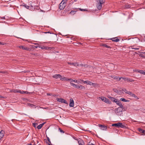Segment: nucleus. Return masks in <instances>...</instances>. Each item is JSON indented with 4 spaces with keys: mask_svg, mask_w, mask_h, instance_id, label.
I'll return each instance as SVG.
<instances>
[{
    "mask_svg": "<svg viewBox=\"0 0 145 145\" xmlns=\"http://www.w3.org/2000/svg\"><path fill=\"white\" fill-rule=\"evenodd\" d=\"M112 126H115L118 128H127V127L125 125L124 123H121V122H118L117 123H114L112 124Z\"/></svg>",
    "mask_w": 145,
    "mask_h": 145,
    "instance_id": "1",
    "label": "nucleus"
},
{
    "mask_svg": "<svg viewBox=\"0 0 145 145\" xmlns=\"http://www.w3.org/2000/svg\"><path fill=\"white\" fill-rule=\"evenodd\" d=\"M97 7L99 10L102 8V5L105 3L104 0H96Z\"/></svg>",
    "mask_w": 145,
    "mask_h": 145,
    "instance_id": "2",
    "label": "nucleus"
},
{
    "mask_svg": "<svg viewBox=\"0 0 145 145\" xmlns=\"http://www.w3.org/2000/svg\"><path fill=\"white\" fill-rule=\"evenodd\" d=\"M123 110V108H118L115 110L114 112L117 115L121 116L122 114Z\"/></svg>",
    "mask_w": 145,
    "mask_h": 145,
    "instance_id": "3",
    "label": "nucleus"
},
{
    "mask_svg": "<svg viewBox=\"0 0 145 145\" xmlns=\"http://www.w3.org/2000/svg\"><path fill=\"white\" fill-rule=\"evenodd\" d=\"M99 99H101L102 101L105 102V103L110 104L111 103V101L109 99L104 97H99Z\"/></svg>",
    "mask_w": 145,
    "mask_h": 145,
    "instance_id": "4",
    "label": "nucleus"
},
{
    "mask_svg": "<svg viewBox=\"0 0 145 145\" xmlns=\"http://www.w3.org/2000/svg\"><path fill=\"white\" fill-rule=\"evenodd\" d=\"M57 101L59 102H61L62 103H64L68 105V103L64 99L62 98H57L56 99Z\"/></svg>",
    "mask_w": 145,
    "mask_h": 145,
    "instance_id": "5",
    "label": "nucleus"
},
{
    "mask_svg": "<svg viewBox=\"0 0 145 145\" xmlns=\"http://www.w3.org/2000/svg\"><path fill=\"white\" fill-rule=\"evenodd\" d=\"M32 3L31 2V3H30V4H29V10H31V11L34 10L35 8V7H39L38 6H35L34 5H33L32 4Z\"/></svg>",
    "mask_w": 145,
    "mask_h": 145,
    "instance_id": "6",
    "label": "nucleus"
},
{
    "mask_svg": "<svg viewBox=\"0 0 145 145\" xmlns=\"http://www.w3.org/2000/svg\"><path fill=\"white\" fill-rule=\"evenodd\" d=\"M64 2L63 1H62L59 5V8L60 10L63 9L65 7Z\"/></svg>",
    "mask_w": 145,
    "mask_h": 145,
    "instance_id": "7",
    "label": "nucleus"
},
{
    "mask_svg": "<svg viewBox=\"0 0 145 145\" xmlns=\"http://www.w3.org/2000/svg\"><path fill=\"white\" fill-rule=\"evenodd\" d=\"M121 79L124 80L125 81L132 82L134 81V80L133 79L130 78H128L123 77H121Z\"/></svg>",
    "mask_w": 145,
    "mask_h": 145,
    "instance_id": "8",
    "label": "nucleus"
},
{
    "mask_svg": "<svg viewBox=\"0 0 145 145\" xmlns=\"http://www.w3.org/2000/svg\"><path fill=\"white\" fill-rule=\"evenodd\" d=\"M70 103L69 105L70 107H73L74 106V103L72 98H71L70 100Z\"/></svg>",
    "mask_w": 145,
    "mask_h": 145,
    "instance_id": "9",
    "label": "nucleus"
},
{
    "mask_svg": "<svg viewBox=\"0 0 145 145\" xmlns=\"http://www.w3.org/2000/svg\"><path fill=\"white\" fill-rule=\"evenodd\" d=\"M127 94L130 95L132 97L135 98L136 99H139V98L136 95L130 91V92H128Z\"/></svg>",
    "mask_w": 145,
    "mask_h": 145,
    "instance_id": "10",
    "label": "nucleus"
},
{
    "mask_svg": "<svg viewBox=\"0 0 145 145\" xmlns=\"http://www.w3.org/2000/svg\"><path fill=\"white\" fill-rule=\"evenodd\" d=\"M69 65H73L74 66L77 67V66H79V64L77 62L71 63L68 62L67 63Z\"/></svg>",
    "mask_w": 145,
    "mask_h": 145,
    "instance_id": "11",
    "label": "nucleus"
},
{
    "mask_svg": "<svg viewBox=\"0 0 145 145\" xmlns=\"http://www.w3.org/2000/svg\"><path fill=\"white\" fill-rule=\"evenodd\" d=\"M116 104L120 106L119 108H124L123 106L122 105L121 102L118 100H117L116 102Z\"/></svg>",
    "mask_w": 145,
    "mask_h": 145,
    "instance_id": "12",
    "label": "nucleus"
},
{
    "mask_svg": "<svg viewBox=\"0 0 145 145\" xmlns=\"http://www.w3.org/2000/svg\"><path fill=\"white\" fill-rule=\"evenodd\" d=\"M19 48L20 49H22L23 50H29L30 48H29L25 47L24 46H19Z\"/></svg>",
    "mask_w": 145,
    "mask_h": 145,
    "instance_id": "13",
    "label": "nucleus"
},
{
    "mask_svg": "<svg viewBox=\"0 0 145 145\" xmlns=\"http://www.w3.org/2000/svg\"><path fill=\"white\" fill-rule=\"evenodd\" d=\"M99 127H101V129L103 130H105L107 129V127L104 125H99Z\"/></svg>",
    "mask_w": 145,
    "mask_h": 145,
    "instance_id": "14",
    "label": "nucleus"
},
{
    "mask_svg": "<svg viewBox=\"0 0 145 145\" xmlns=\"http://www.w3.org/2000/svg\"><path fill=\"white\" fill-rule=\"evenodd\" d=\"M5 134V131L2 130L0 132V140L3 137Z\"/></svg>",
    "mask_w": 145,
    "mask_h": 145,
    "instance_id": "15",
    "label": "nucleus"
},
{
    "mask_svg": "<svg viewBox=\"0 0 145 145\" xmlns=\"http://www.w3.org/2000/svg\"><path fill=\"white\" fill-rule=\"evenodd\" d=\"M80 81L84 84H86L87 85H89L91 84V82L89 80L84 81L83 80L80 79Z\"/></svg>",
    "mask_w": 145,
    "mask_h": 145,
    "instance_id": "16",
    "label": "nucleus"
},
{
    "mask_svg": "<svg viewBox=\"0 0 145 145\" xmlns=\"http://www.w3.org/2000/svg\"><path fill=\"white\" fill-rule=\"evenodd\" d=\"M77 89L80 90H85L86 89V88H85V87L83 86L82 85H78V87L77 88Z\"/></svg>",
    "mask_w": 145,
    "mask_h": 145,
    "instance_id": "17",
    "label": "nucleus"
},
{
    "mask_svg": "<svg viewBox=\"0 0 145 145\" xmlns=\"http://www.w3.org/2000/svg\"><path fill=\"white\" fill-rule=\"evenodd\" d=\"M61 75L60 74H56L53 76L52 77L53 78H55L56 79L58 78H60L61 77Z\"/></svg>",
    "mask_w": 145,
    "mask_h": 145,
    "instance_id": "18",
    "label": "nucleus"
},
{
    "mask_svg": "<svg viewBox=\"0 0 145 145\" xmlns=\"http://www.w3.org/2000/svg\"><path fill=\"white\" fill-rule=\"evenodd\" d=\"M110 39L112 41L115 42H118L120 40L117 37L112 38L111 39Z\"/></svg>",
    "mask_w": 145,
    "mask_h": 145,
    "instance_id": "19",
    "label": "nucleus"
},
{
    "mask_svg": "<svg viewBox=\"0 0 145 145\" xmlns=\"http://www.w3.org/2000/svg\"><path fill=\"white\" fill-rule=\"evenodd\" d=\"M78 142L79 145H84V142L81 139L78 140Z\"/></svg>",
    "mask_w": 145,
    "mask_h": 145,
    "instance_id": "20",
    "label": "nucleus"
},
{
    "mask_svg": "<svg viewBox=\"0 0 145 145\" xmlns=\"http://www.w3.org/2000/svg\"><path fill=\"white\" fill-rule=\"evenodd\" d=\"M20 6L24 7L25 8L27 9H29V6L27 5V4L24 3L22 5H20Z\"/></svg>",
    "mask_w": 145,
    "mask_h": 145,
    "instance_id": "21",
    "label": "nucleus"
},
{
    "mask_svg": "<svg viewBox=\"0 0 145 145\" xmlns=\"http://www.w3.org/2000/svg\"><path fill=\"white\" fill-rule=\"evenodd\" d=\"M45 123V122H44L40 125H39L37 127V128L38 129H40L41 128L43 125Z\"/></svg>",
    "mask_w": 145,
    "mask_h": 145,
    "instance_id": "22",
    "label": "nucleus"
},
{
    "mask_svg": "<svg viewBox=\"0 0 145 145\" xmlns=\"http://www.w3.org/2000/svg\"><path fill=\"white\" fill-rule=\"evenodd\" d=\"M70 84L73 87H74L76 88H77L78 87V84H74L72 82H70Z\"/></svg>",
    "mask_w": 145,
    "mask_h": 145,
    "instance_id": "23",
    "label": "nucleus"
},
{
    "mask_svg": "<svg viewBox=\"0 0 145 145\" xmlns=\"http://www.w3.org/2000/svg\"><path fill=\"white\" fill-rule=\"evenodd\" d=\"M70 84L73 87H74L76 88H77L78 87V84H74L72 82H70Z\"/></svg>",
    "mask_w": 145,
    "mask_h": 145,
    "instance_id": "24",
    "label": "nucleus"
},
{
    "mask_svg": "<svg viewBox=\"0 0 145 145\" xmlns=\"http://www.w3.org/2000/svg\"><path fill=\"white\" fill-rule=\"evenodd\" d=\"M110 99L112 101L115 103L118 100L117 99H116L115 98L113 97H110Z\"/></svg>",
    "mask_w": 145,
    "mask_h": 145,
    "instance_id": "25",
    "label": "nucleus"
},
{
    "mask_svg": "<svg viewBox=\"0 0 145 145\" xmlns=\"http://www.w3.org/2000/svg\"><path fill=\"white\" fill-rule=\"evenodd\" d=\"M138 130L140 133H142L145 135V130L140 128H138Z\"/></svg>",
    "mask_w": 145,
    "mask_h": 145,
    "instance_id": "26",
    "label": "nucleus"
},
{
    "mask_svg": "<svg viewBox=\"0 0 145 145\" xmlns=\"http://www.w3.org/2000/svg\"><path fill=\"white\" fill-rule=\"evenodd\" d=\"M112 77L114 78V79L116 80H117L118 81L120 80L121 79V78H120L119 77L117 76H113V77Z\"/></svg>",
    "mask_w": 145,
    "mask_h": 145,
    "instance_id": "27",
    "label": "nucleus"
},
{
    "mask_svg": "<svg viewBox=\"0 0 145 145\" xmlns=\"http://www.w3.org/2000/svg\"><path fill=\"white\" fill-rule=\"evenodd\" d=\"M101 45L105 47L108 48H111V47L110 46H108L106 44H101Z\"/></svg>",
    "mask_w": 145,
    "mask_h": 145,
    "instance_id": "28",
    "label": "nucleus"
},
{
    "mask_svg": "<svg viewBox=\"0 0 145 145\" xmlns=\"http://www.w3.org/2000/svg\"><path fill=\"white\" fill-rule=\"evenodd\" d=\"M10 91L11 92H14L15 93H18V92H20V90H18V89H13L11 90H10Z\"/></svg>",
    "mask_w": 145,
    "mask_h": 145,
    "instance_id": "29",
    "label": "nucleus"
},
{
    "mask_svg": "<svg viewBox=\"0 0 145 145\" xmlns=\"http://www.w3.org/2000/svg\"><path fill=\"white\" fill-rule=\"evenodd\" d=\"M134 46H131L130 47H129V48H131L132 49H134L136 50H138L139 49V48H134Z\"/></svg>",
    "mask_w": 145,
    "mask_h": 145,
    "instance_id": "30",
    "label": "nucleus"
},
{
    "mask_svg": "<svg viewBox=\"0 0 145 145\" xmlns=\"http://www.w3.org/2000/svg\"><path fill=\"white\" fill-rule=\"evenodd\" d=\"M120 100H121V101H122L123 102H128V101H129L127 100L124 98H121L120 99Z\"/></svg>",
    "mask_w": 145,
    "mask_h": 145,
    "instance_id": "31",
    "label": "nucleus"
},
{
    "mask_svg": "<svg viewBox=\"0 0 145 145\" xmlns=\"http://www.w3.org/2000/svg\"><path fill=\"white\" fill-rule=\"evenodd\" d=\"M122 91L124 92L126 94H127L128 92H130L129 91H127L126 89L125 88H123L122 89Z\"/></svg>",
    "mask_w": 145,
    "mask_h": 145,
    "instance_id": "32",
    "label": "nucleus"
},
{
    "mask_svg": "<svg viewBox=\"0 0 145 145\" xmlns=\"http://www.w3.org/2000/svg\"><path fill=\"white\" fill-rule=\"evenodd\" d=\"M18 93H21V94L28 93V92H27V91H21L20 90V92H18Z\"/></svg>",
    "mask_w": 145,
    "mask_h": 145,
    "instance_id": "33",
    "label": "nucleus"
},
{
    "mask_svg": "<svg viewBox=\"0 0 145 145\" xmlns=\"http://www.w3.org/2000/svg\"><path fill=\"white\" fill-rule=\"evenodd\" d=\"M30 107H33V106H35V105H34L33 104H30V103H27V104Z\"/></svg>",
    "mask_w": 145,
    "mask_h": 145,
    "instance_id": "34",
    "label": "nucleus"
},
{
    "mask_svg": "<svg viewBox=\"0 0 145 145\" xmlns=\"http://www.w3.org/2000/svg\"><path fill=\"white\" fill-rule=\"evenodd\" d=\"M125 7L127 8H129L131 7V6L127 4L125 5Z\"/></svg>",
    "mask_w": 145,
    "mask_h": 145,
    "instance_id": "35",
    "label": "nucleus"
},
{
    "mask_svg": "<svg viewBox=\"0 0 145 145\" xmlns=\"http://www.w3.org/2000/svg\"><path fill=\"white\" fill-rule=\"evenodd\" d=\"M41 48L43 49H45L46 50H47L48 49V47H46V46H42Z\"/></svg>",
    "mask_w": 145,
    "mask_h": 145,
    "instance_id": "36",
    "label": "nucleus"
},
{
    "mask_svg": "<svg viewBox=\"0 0 145 145\" xmlns=\"http://www.w3.org/2000/svg\"><path fill=\"white\" fill-rule=\"evenodd\" d=\"M58 130L61 133H64V132L60 128H59Z\"/></svg>",
    "mask_w": 145,
    "mask_h": 145,
    "instance_id": "37",
    "label": "nucleus"
},
{
    "mask_svg": "<svg viewBox=\"0 0 145 145\" xmlns=\"http://www.w3.org/2000/svg\"><path fill=\"white\" fill-rule=\"evenodd\" d=\"M66 77H64L63 78H60V80L62 81L65 80H66Z\"/></svg>",
    "mask_w": 145,
    "mask_h": 145,
    "instance_id": "38",
    "label": "nucleus"
},
{
    "mask_svg": "<svg viewBox=\"0 0 145 145\" xmlns=\"http://www.w3.org/2000/svg\"><path fill=\"white\" fill-rule=\"evenodd\" d=\"M76 12V11H75L74 10H72L70 12V14H75Z\"/></svg>",
    "mask_w": 145,
    "mask_h": 145,
    "instance_id": "39",
    "label": "nucleus"
},
{
    "mask_svg": "<svg viewBox=\"0 0 145 145\" xmlns=\"http://www.w3.org/2000/svg\"><path fill=\"white\" fill-rule=\"evenodd\" d=\"M143 71L142 70H139L138 71V72L140 74H143Z\"/></svg>",
    "mask_w": 145,
    "mask_h": 145,
    "instance_id": "40",
    "label": "nucleus"
},
{
    "mask_svg": "<svg viewBox=\"0 0 145 145\" xmlns=\"http://www.w3.org/2000/svg\"><path fill=\"white\" fill-rule=\"evenodd\" d=\"M47 140H48V142L49 143L48 144L49 145H50V143H51V142H50V139L48 137H47Z\"/></svg>",
    "mask_w": 145,
    "mask_h": 145,
    "instance_id": "41",
    "label": "nucleus"
},
{
    "mask_svg": "<svg viewBox=\"0 0 145 145\" xmlns=\"http://www.w3.org/2000/svg\"><path fill=\"white\" fill-rule=\"evenodd\" d=\"M113 90L114 92L116 93H118V91L117 89H113Z\"/></svg>",
    "mask_w": 145,
    "mask_h": 145,
    "instance_id": "42",
    "label": "nucleus"
},
{
    "mask_svg": "<svg viewBox=\"0 0 145 145\" xmlns=\"http://www.w3.org/2000/svg\"><path fill=\"white\" fill-rule=\"evenodd\" d=\"M33 126L35 127H36V126L37 125V123H33Z\"/></svg>",
    "mask_w": 145,
    "mask_h": 145,
    "instance_id": "43",
    "label": "nucleus"
},
{
    "mask_svg": "<svg viewBox=\"0 0 145 145\" xmlns=\"http://www.w3.org/2000/svg\"><path fill=\"white\" fill-rule=\"evenodd\" d=\"M73 82L75 83H79V81L76 80H73Z\"/></svg>",
    "mask_w": 145,
    "mask_h": 145,
    "instance_id": "44",
    "label": "nucleus"
},
{
    "mask_svg": "<svg viewBox=\"0 0 145 145\" xmlns=\"http://www.w3.org/2000/svg\"><path fill=\"white\" fill-rule=\"evenodd\" d=\"M69 81H70V82H73V80L71 78H70Z\"/></svg>",
    "mask_w": 145,
    "mask_h": 145,
    "instance_id": "45",
    "label": "nucleus"
},
{
    "mask_svg": "<svg viewBox=\"0 0 145 145\" xmlns=\"http://www.w3.org/2000/svg\"><path fill=\"white\" fill-rule=\"evenodd\" d=\"M95 84H95V83H93L91 82V84H89V85H92L93 86L94 85H95Z\"/></svg>",
    "mask_w": 145,
    "mask_h": 145,
    "instance_id": "46",
    "label": "nucleus"
},
{
    "mask_svg": "<svg viewBox=\"0 0 145 145\" xmlns=\"http://www.w3.org/2000/svg\"><path fill=\"white\" fill-rule=\"evenodd\" d=\"M88 65L87 64H84V67L85 68H87L88 67Z\"/></svg>",
    "mask_w": 145,
    "mask_h": 145,
    "instance_id": "47",
    "label": "nucleus"
},
{
    "mask_svg": "<svg viewBox=\"0 0 145 145\" xmlns=\"http://www.w3.org/2000/svg\"><path fill=\"white\" fill-rule=\"evenodd\" d=\"M5 72H6L5 71H0V73H5Z\"/></svg>",
    "mask_w": 145,
    "mask_h": 145,
    "instance_id": "48",
    "label": "nucleus"
},
{
    "mask_svg": "<svg viewBox=\"0 0 145 145\" xmlns=\"http://www.w3.org/2000/svg\"><path fill=\"white\" fill-rule=\"evenodd\" d=\"M140 56L144 58L145 57V56H143L141 54H140Z\"/></svg>",
    "mask_w": 145,
    "mask_h": 145,
    "instance_id": "49",
    "label": "nucleus"
},
{
    "mask_svg": "<svg viewBox=\"0 0 145 145\" xmlns=\"http://www.w3.org/2000/svg\"><path fill=\"white\" fill-rule=\"evenodd\" d=\"M70 78H68L67 77L66 78V80L65 81H69Z\"/></svg>",
    "mask_w": 145,
    "mask_h": 145,
    "instance_id": "50",
    "label": "nucleus"
},
{
    "mask_svg": "<svg viewBox=\"0 0 145 145\" xmlns=\"http://www.w3.org/2000/svg\"><path fill=\"white\" fill-rule=\"evenodd\" d=\"M84 64H79V66H80L81 67H84Z\"/></svg>",
    "mask_w": 145,
    "mask_h": 145,
    "instance_id": "51",
    "label": "nucleus"
},
{
    "mask_svg": "<svg viewBox=\"0 0 145 145\" xmlns=\"http://www.w3.org/2000/svg\"><path fill=\"white\" fill-rule=\"evenodd\" d=\"M31 54L32 55H35V56H37V54H36L33 53H31Z\"/></svg>",
    "mask_w": 145,
    "mask_h": 145,
    "instance_id": "52",
    "label": "nucleus"
},
{
    "mask_svg": "<svg viewBox=\"0 0 145 145\" xmlns=\"http://www.w3.org/2000/svg\"><path fill=\"white\" fill-rule=\"evenodd\" d=\"M68 0H63L62 1H63V2H64V3H66V2Z\"/></svg>",
    "mask_w": 145,
    "mask_h": 145,
    "instance_id": "53",
    "label": "nucleus"
},
{
    "mask_svg": "<svg viewBox=\"0 0 145 145\" xmlns=\"http://www.w3.org/2000/svg\"><path fill=\"white\" fill-rule=\"evenodd\" d=\"M80 10H81L82 11H84L85 10V9H81V8L80 9Z\"/></svg>",
    "mask_w": 145,
    "mask_h": 145,
    "instance_id": "54",
    "label": "nucleus"
},
{
    "mask_svg": "<svg viewBox=\"0 0 145 145\" xmlns=\"http://www.w3.org/2000/svg\"><path fill=\"white\" fill-rule=\"evenodd\" d=\"M38 47V46H35L34 47V48H37Z\"/></svg>",
    "mask_w": 145,
    "mask_h": 145,
    "instance_id": "55",
    "label": "nucleus"
},
{
    "mask_svg": "<svg viewBox=\"0 0 145 145\" xmlns=\"http://www.w3.org/2000/svg\"><path fill=\"white\" fill-rule=\"evenodd\" d=\"M44 33H50V34H51V33H50V32L49 31H48V32H44Z\"/></svg>",
    "mask_w": 145,
    "mask_h": 145,
    "instance_id": "56",
    "label": "nucleus"
},
{
    "mask_svg": "<svg viewBox=\"0 0 145 145\" xmlns=\"http://www.w3.org/2000/svg\"><path fill=\"white\" fill-rule=\"evenodd\" d=\"M0 98H4V97H3L2 96H1V95H0Z\"/></svg>",
    "mask_w": 145,
    "mask_h": 145,
    "instance_id": "57",
    "label": "nucleus"
},
{
    "mask_svg": "<svg viewBox=\"0 0 145 145\" xmlns=\"http://www.w3.org/2000/svg\"><path fill=\"white\" fill-rule=\"evenodd\" d=\"M141 54H145V52H141Z\"/></svg>",
    "mask_w": 145,
    "mask_h": 145,
    "instance_id": "58",
    "label": "nucleus"
},
{
    "mask_svg": "<svg viewBox=\"0 0 145 145\" xmlns=\"http://www.w3.org/2000/svg\"><path fill=\"white\" fill-rule=\"evenodd\" d=\"M0 44L3 45H4V43L1 42H0Z\"/></svg>",
    "mask_w": 145,
    "mask_h": 145,
    "instance_id": "59",
    "label": "nucleus"
},
{
    "mask_svg": "<svg viewBox=\"0 0 145 145\" xmlns=\"http://www.w3.org/2000/svg\"><path fill=\"white\" fill-rule=\"evenodd\" d=\"M143 74L145 75V71H143Z\"/></svg>",
    "mask_w": 145,
    "mask_h": 145,
    "instance_id": "60",
    "label": "nucleus"
},
{
    "mask_svg": "<svg viewBox=\"0 0 145 145\" xmlns=\"http://www.w3.org/2000/svg\"><path fill=\"white\" fill-rule=\"evenodd\" d=\"M47 95H51V94L50 93H47Z\"/></svg>",
    "mask_w": 145,
    "mask_h": 145,
    "instance_id": "61",
    "label": "nucleus"
},
{
    "mask_svg": "<svg viewBox=\"0 0 145 145\" xmlns=\"http://www.w3.org/2000/svg\"><path fill=\"white\" fill-rule=\"evenodd\" d=\"M111 97L110 96V95H108V98H109L110 99V97Z\"/></svg>",
    "mask_w": 145,
    "mask_h": 145,
    "instance_id": "62",
    "label": "nucleus"
},
{
    "mask_svg": "<svg viewBox=\"0 0 145 145\" xmlns=\"http://www.w3.org/2000/svg\"><path fill=\"white\" fill-rule=\"evenodd\" d=\"M2 19H5V17H2Z\"/></svg>",
    "mask_w": 145,
    "mask_h": 145,
    "instance_id": "63",
    "label": "nucleus"
},
{
    "mask_svg": "<svg viewBox=\"0 0 145 145\" xmlns=\"http://www.w3.org/2000/svg\"><path fill=\"white\" fill-rule=\"evenodd\" d=\"M38 46V47L40 48H41L42 47V46H40H40Z\"/></svg>",
    "mask_w": 145,
    "mask_h": 145,
    "instance_id": "64",
    "label": "nucleus"
}]
</instances>
